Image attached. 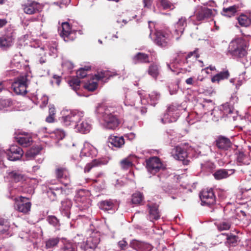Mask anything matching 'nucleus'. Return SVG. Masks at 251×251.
Listing matches in <instances>:
<instances>
[{
  "instance_id": "nucleus-19",
  "label": "nucleus",
  "mask_w": 251,
  "mask_h": 251,
  "mask_svg": "<svg viewBox=\"0 0 251 251\" xmlns=\"http://www.w3.org/2000/svg\"><path fill=\"white\" fill-rule=\"evenodd\" d=\"M130 247L137 251H151V245L137 240H133L130 243Z\"/></svg>"
},
{
  "instance_id": "nucleus-3",
  "label": "nucleus",
  "mask_w": 251,
  "mask_h": 251,
  "mask_svg": "<svg viewBox=\"0 0 251 251\" xmlns=\"http://www.w3.org/2000/svg\"><path fill=\"white\" fill-rule=\"evenodd\" d=\"M27 75H20L15 79L12 88L17 95H25L27 92Z\"/></svg>"
},
{
  "instance_id": "nucleus-50",
  "label": "nucleus",
  "mask_w": 251,
  "mask_h": 251,
  "mask_svg": "<svg viewBox=\"0 0 251 251\" xmlns=\"http://www.w3.org/2000/svg\"><path fill=\"white\" fill-rule=\"evenodd\" d=\"M108 75V72L106 71H100L98 72L97 74L94 75V78L96 80L99 81L103 78L107 77Z\"/></svg>"
},
{
  "instance_id": "nucleus-61",
  "label": "nucleus",
  "mask_w": 251,
  "mask_h": 251,
  "mask_svg": "<svg viewBox=\"0 0 251 251\" xmlns=\"http://www.w3.org/2000/svg\"><path fill=\"white\" fill-rule=\"evenodd\" d=\"M7 24V21L5 19H0V28L3 27Z\"/></svg>"
},
{
  "instance_id": "nucleus-57",
  "label": "nucleus",
  "mask_w": 251,
  "mask_h": 251,
  "mask_svg": "<svg viewBox=\"0 0 251 251\" xmlns=\"http://www.w3.org/2000/svg\"><path fill=\"white\" fill-rule=\"evenodd\" d=\"M185 82L188 85H193L194 84L193 77H189L186 79Z\"/></svg>"
},
{
  "instance_id": "nucleus-56",
  "label": "nucleus",
  "mask_w": 251,
  "mask_h": 251,
  "mask_svg": "<svg viewBox=\"0 0 251 251\" xmlns=\"http://www.w3.org/2000/svg\"><path fill=\"white\" fill-rule=\"evenodd\" d=\"M46 121L49 123H51L54 122V116L50 115L46 118Z\"/></svg>"
},
{
  "instance_id": "nucleus-6",
  "label": "nucleus",
  "mask_w": 251,
  "mask_h": 251,
  "mask_svg": "<svg viewBox=\"0 0 251 251\" xmlns=\"http://www.w3.org/2000/svg\"><path fill=\"white\" fill-rule=\"evenodd\" d=\"M57 179L65 186L69 185L71 183L70 174L68 169L64 167L59 166L55 170Z\"/></svg>"
},
{
  "instance_id": "nucleus-16",
  "label": "nucleus",
  "mask_w": 251,
  "mask_h": 251,
  "mask_svg": "<svg viewBox=\"0 0 251 251\" xmlns=\"http://www.w3.org/2000/svg\"><path fill=\"white\" fill-rule=\"evenodd\" d=\"M15 33L13 30L7 32L5 35L0 37V48L11 47L15 39Z\"/></svg>"
},
{
  "instance_id": "nucleus-39",
  "label": "nucleus",
  "mask_w": 251,
  "mask_h": 251,
  "mask_svg": "<svg viewBox=\"0 0 251 251\" xmlns=\"http://www.w3.org/2000/svg\"><path fill=\"white\" fill-rule=\"evenodd\" d=\"M68 83L70 86L75 91L79 89L80 81L77 77H71L68 80Z\"/></svg>"
},
{
  "instance_id": "nucleus-11",
  "label": "nucleus",
  "mask_w": 251,
  "mask_h": 251,
  "mask_svg": "<svg viewBox=\"0 0 251 251\" xmlns=\"http://www.w3.org/2000/svg\"><path fill=\"white\" fill-rule=\"evenodd\" d=\"M62 29L60 35L65 42L73 41L76 38V32L71 30L70 25L68 23H63Z\"/></svg>"
},
{
  "instance_id": "nucleus-9",
  "label": "nucleus",
  "mask_w": 251,
  "mask_h": 251,
  "mask_svg": "<svg viewBox=\"0 0 251 251\" xmlns=\"http://www.w3.org/2000/svg\"><path fill=\"white\" fill-rule=\"evenodd\" d=\"M229 49L233 55L239 57L244 56L247 53L244 42L239 40L232 42L229 45Z\"/></svg>"
},
{
  "instance_id": "nucleus-60",
  "label": "nucleus",
  "mask_w": 251,
  "mask_h": 251,
  "mask_svg": "<svg viewBox=\"0 0 251 251\" xmlns=\"http://www.w3.org/2000/svg\"><path fill=\"white\" fill-rule=\"evenodd\" d=\"M55 114V109L53 107H50L49 108V114L54 116Z\"/></svg>"
},
{
  "instance_id": "nucleus-44",
  "label": "nucleus",
  "mask_w": 251,
  "mask_h": 251,
  "mask_svg": "<svg viewBox=\"0 0 251 251\" xmlns=\"http://www.w3.org/2000/svg\"><path fill=\"white\" fill-rule=\"evenodd\" d=\"M91 67L85 66L84 68H80L77 72V77L83 78L87 75V72L90 71Z\"/></svg>"
},
{
  "instance_id": "nucleus-48",
  "label": "nucleus",
  "mask_w": 251,
  "mask_h": 251,
  "mask_svg": "<svg viewBox=\"0 0 251 251\" xmlns=\"http://www.w3.org/2000/svg\"><path fill=\"white\" fill-rule=\"evenodd\" d=\"M98 83L96 82H89L84 85V88L89 91L93 92L98 87Z\"/></svg>"
},
{
  "instance_id": "nucleus-62",
  "label": "nucleus",
  "mask_w": 251,
  "mask_h": 251,
  "mask_svg": "<svg viewBox=\"0 0 251 251\" xmlns=\"http://www.w3.org/2000/svg\"><path fill=\"white\" fill-rule=\"evenodd\" d=\"M150 96L151 99H153V97L154 96H155L156 100L157 99H158L159 97V95L155 92H152L151 94L150 95Z\"/></svg>"
},
{
  "instance_id": "nucleus-5",
  "label": "nucleus",
  "mask_w": 251,
  "mask_h": 251,
  "mask_svg": "<svg viewBox=\"0 0 251 251\" xmlns=\"http://www.w3.org/2000/svg\"><path fill=\"white\" fill-rule=\"evenodd\" d=\"M146 163L148 171L153 175L163 168V164L160 158L157 156L150 157L146 159Z\"/></svg>"
},
{
  "instance_id": "nucleus-35",
  "label": "nucleus",
  "mask_w": 251,
  "mask_h": 251,
  "mask_svg": "<svg viewBox=\"0 0 251 251\" xmlns=\"http://www.w3.org/2000/svg\"><path fill=\"white\" fill-rule=\"evenodd\" d=\"M133 156H128L120 161V166L122 169L127 170L133 166Z\"/></svg>"
},
{
  "instance_id": "nucleus-15",
  "label": "nucleus",
  "mask_w": 251,
  "mask_h": 251,
  "mask_svg": "<svg viewBox=\"0 0 251 251\" xmlns=\"http://www.w3.org/2000/svg\"><path fill=\"white\" fill-rule=\"evenodd\" d=\"M89 192L85 190H79L75 197V201L81 206L87 207L90 205V200L88 197Z\"/></svg>"
},
{
  "instance_id": "nucleus-2",
  "label": "nucleus",
  "mask_w": 251,
  "mask_h": 251,
  "mask_svg": "<svg viewBox=\"0 0 251 251\" xmlns=\"http://www.w3.org/2000/svg\"><path fill=\"white\" fill-rule=\"evenodd\" d=\"M14 208L19 212L24 215H28L30 213L32 203L29 199L20 196L14 199Z\"/></svg>"
},
{
  "instance_id": "nucleus-58",
  "label": "nucleus",
  "mask_w": 251,
  "mask_h": 251,
  "mask_svg": "<svg viewBox=\"0 0 251 251\" xmlns=\"http://www.w3.org/2000/svg\"><path fill=\"white\" fill-rule=\"evenodd\" d=\"M57 46L54 44V46L50 47V50L52 51L53 54H56L57 52Z\"/></svg>"
},
{
  "instance_id": "nucleus-27",
  "label": "nucleus",
  "mask_w": 251,
  "mask_h": 251,
  "mask_svg": "<svg viewBox=\"0 0 251 251\" xmlns=\"http://www.w3.org/2000/svg\"><path fill=\"white\" fill-rule=\"evenodd\" d=\"M200 55L198 53V49H196L193 51L189 52L187 56L185 57V61L184 63L188 65L190 68V66L195 61H196L198 58H199Z\"/></svg>"
},
{
  "instance_id": "nucleus-1",
  "label": "nucleus",
  "mask_w": 251,
  "mask_h": 251,
  "mask_svg": "<svg viewBox=\"0 0 251 251\" xmlns=\"http://www.w3.org/2000/svg\"><path fill=\"white\" fill-rule=\"evenodd\" d=\"M96 112L103 117L107 128L115 129L118 127L120 121L116 115L112 113L109 108L104 105L97 106Z\"/></svg>"
},
{
  "instance_id": "nucleus-46",
  "label": "nucleus",
  "mask_w": 251,
  "mask_h": 251,
  "mask_svg": "<svg viewBox=\"0 0 251 251\" xmlns=\"http://www.w3.org/2000/svg\"><path fill=\"white\" fill-rule=\"evenodd\" d=\"M224 114L227 116L229 114H232L234 109L233 107L230 105L228 103H225L222 105V109Z\"/></svg>"
},
{
  "instance_id": "nucleus-33",
  "label": "nucleus",
  "mask_w": 251,
  "mask_h": 251,
  "mask_svg": "<svg viewBox=\"0 0 251 251\" xmlns=\"http://www.w3.org/2000/svg\"><path fill=\"white\" fill-rule=\"evenodd\" d=\"M75 128L80 132L86 133L90 131L91 125L86 121H82L75 125Z\"/></svg>"
},
{
  "instance_id": "nucleus-38",
  "label": "nucleus",
  "mask_w": 251,
  "mask_h": 251,
  "mask_svg": "<svg viewBox=\"0 0 251 251\" xmlns=\"http://www.w3.org/2000/svg\"><path fill=\"white\" fill-rule=\"evenodd\" d=\"M238 6L234 5L227 8H224L222 11V15L228 17L233 16L236 12Z\"/></svg>"
},
{
  "instance_id": "nucleus-20",
  "label": "nucleus",
  "mask_w": 251,
  "mask_h": 251,
  "mask_svg": "<svg viewBox=\"0 0 251 251\" xmlns=\"http://www.w3.org/2000/svg\"><path fill=\"white\" fill-rule=\"evenodd\" d=\"M147 206L149 209V219L151 221L158 220L161 216L159 211V205L155 203L148 204Z\"/></svg>"
},
{
  "instance_id": "nucleus-17",
  "label": "nucleus",
  "mask_w": 251,
  "mask_h": 251,
  "mask_svg": "<svg viewBox=\"0 0 251 251\" xmlns=\"http://www.w3.org/2000/svg\"><path fill=\"white\" fill-rule=\"evenodd\" d=\"M213 16V10L205 7H201L196 12L195 16L198 21L206 20Z\"/></svg>"
},
{
  "instance_id": "nucleus-24",
  "label": "nucleus",
  "mask_w": 251,
  "mask_h": 251,
  "mask_svg": "<svg viewBox=\"0 0 251 251\" xmlns=\"http://www.w3.org/2000/svg\"><path fill=\"white\" fill-rule=\"evenodd\" d=\"M135 64L149 63L150 62L149 55L145 53L139 52L132 58Z\"/></svg>"
},
{
  "instance_id": "nucleus-32",
  "label": "nucleus",
  "mask_w": 251,
  "mask_h": 251,
  "mask_svg": "<svg viewBox=\"0 0 251 251\" xmlns=\"http://www.w3.org/2000/svg\"><path fill=\"white\" fill-rule=\"evenodd\" d=\"M10 226V222L8 219L0 218V234H8Z\"/></svg>"
},
{
  "instance_id": "nucleus-42",
  "label": "nucleus",
  "mask_w": 251,
  "mask_h": 251,
  "mask_svg": "<svg viewBox=\"0 0 251 251\" xmlns=\"http://www.w3.org/2000/svg\"><path fill=\"white\" fill-rule=\"evenodd\" d=\"M217 228L219 231L227 230L231 227V224L228 221H222L216 224Z\"/></svg>"
},
{
  "instance_id": "nucleus-64",
  "label": "nucleus",
  "mask_w": 251,
  "mask_h": 251,
  "mask_svg": "<svg viewBox=\"0 0 251 251\" xmlns=\"http://www.w3.org/2000/svg\"><path fill=\"white\" fill-rule=\"evenodd\" d=\"M218 196L223 200L226 198V196H225V194L223 192H220L218 194Z\"/></svg>"
},
{
  "instance_id": "nucleus-13",
  "label": "nucleus",
  "mask_w": 251,
  "mask_h": 251,
  "mask_svg": "<svg viewBox=\"0 0 251 251\" xmlns=\"http://www.w3.org/2000/svg\"><path fill=\"white\" fill-rule=\"evenodd\" d=\"M200 197L201 202L206 205H213L216 202V197L212 189L203 190Z\"/></svg>"
},
{
  "instance_id": "nucleus-25",
  "label": "nucleus",
  "mask_w": 251,
  "mask_h": 251,
  "mask_svg": "<svg viewBox=\"0 0 251 251\" xmlns=\"http://www.w3.org/2000/svg\"><path fill=\"white\" fill-rule=\"evenodd\" d=\"M235 170L233 169L226 170V169H219L217 170L213 176L217 180H220L229 176L234 173Z\"/></svg>"
},
{
  "instance_id": "nucleus-55",
  "label": "nucleus",
  "mask_w": 251,
  "mask_h": 251,
  "mask_svg": "<svg viewBox=\"0 0 251 251\" xmlns=\"http://www.w3.org/2000/svg\"><path fill=\"white\" fill-rule=\"evenodd\" d=\"M144 7H147L148 8H151L152 4V0H143Z\"/></svg>"
},
{
  "instance_id": "nucleus-22",
  "label": "nucleus",
  "mask_w": 251,
  "mask_h": 251,
  "mask_svg": "<svg viewBox=\"0 0 251 251\" xmlns=\"http://www.w3.org/2000/svg\"><path fill=\"white\" fill-rule=\"evenodd\" d=\"M216 145L220 149L227 150L230 147L231 143L228 138L221 136L216 140Z\"/></svg>"
},
{
  "instance_id": "nucleus-21",
  "label": "nucleus",
  "mask_w": 251,
  "mask_h": 251,
  "mask_svg": "<svg viewBox=\"0 0 251 251\" xmlns=\"http://www.w3.org/2000/svg\"><path fill=\"white\" fill-rule=\"evenodd\" d=\"M108 143L111 147L120 148L124 145L125 141L123 136L110 135L108 139Z\"/></svg>"
},
{
  "instance_id": "nucleus-10",
  "label": "nucleus",
  "mask_w": 251,
  "mask_h": 251,
  "mask_svg": "<svg viewBox=\"0 0 251 251\" xmlns=\"http://www.w3.org/2000/svg\"><path fill=\"white\" fill-rule=\"evenodd\" d=\"M83 117L82 113L76 111H71L67 115L62 117L63 124L68 126L72 124L75 126L80 122Z\"/></svg>"
},
{
  "instance_id": "nucleus-53",
  "label": "nucleus",
  "mask_w": 251,
  "mask_h": 251,
  "mask_svg": "<svg viewBox=\"0 0 251 251\" xmlns=\"http://www.w3.org/2000/svg\"><path fill=\"white\" fill-rule=\"evenodd\" d=\"M49 223L52 226H55L59 224V221L57 218L54 216H50L48 217Z\"/></svg>"
},
{
  "instance_id": "nucleus-37",
  "label": "nucleus",
  "mask_w": 251,
  "mask_h": 251,
  "mask_svg": "<svg viewBox=\"0 0 251 251\" xmlns=\"http://www.w3.org/2000/svg\"><path fill=\"white\" fill-rule=\"evenodd\" d=\"M239 25L242 26H248L251 25L250 20V12L248 15L245 14L240 15L237 18Z\"/></svg>"
},
{
  "instance_id": "nucleus-31",
  "label": "nucleus",
  "mask_w": 251,
  "mask_h": 251,
  "mask_svg": "<svg viewBox=\"0 0 251 251\" xmlns=\"http://www.w3.org/2000/svg\"><path fill=\"white\" fill-rule=\"evenodd\" d=\"M115 203V201L113 200H106L100 202L99 207L100 209L108 211L112 209Z\"/></svg>"
},
{
  "instance_id": "nucleus-51",
  "label": "nucleus",
  "mask_w": 251,
  "mask_h": 251,
  "mask_svg": "<svg viewBox=\"0 0 251 251\" xmlns=\"http://www.w3.org/2000/svg\"><path fill=\"white\" fill-rule=\"evenodd\" d=\"M158 1L164 9L170 8L172 6V3L168 0H158Z\"/></svg>"
},
{
  "instance_id": "nucleus-8",
  "label": "nucleus",
  "mask_w": 251,
  "mask_h": 251,
  "mask_svg": "<svg viewBox=\"0 0 251 251\" xmlns=\"http://www.w3.org/2000/svg\"><path fill=\"white\" fill-rule=\"evenodd\" d=\"M100 242V239L96 236H90L87 238L85 243L81 245L80 247L84 251H100L98 245Z\"/></svg>"
},
{
  "instance_id": "nucleus-59",
  "label": "nucleus",
  "mask_w": 251,
  "mask_h": 251,
  "mask_svg": "<svg viewBox=\"0 0 251 251\" xmlns=\"http://www.w3.org/2000/svg\"><path fill=\"white\" fill-rule=\"evenodd\" d=\"M53 79L55 80V83L59 85L60 84V83L61 82V78L59 76H57L56 75H53Z\"/></svg>"
},
{
  "instance_id": "nucleus-29",
  "label": "nucleus",
  "mask_w": 251,
  "mask_h": 251,
  "mask_svg": "<svg viewBox=\"0 0 251 251\" xmlns=\"http://www.w3.org/2000/svg\"><path fill=\"white\" fill-rule=\"evenodd\" d=\"M186 19L184 17H181L179 19L178 22L175 24V32L177 34H180L181 35L185 29V27L186 26Z\"/></svg>"
},
{
  "instance_id": "nucleus-26",
  "label": "nucleus",
  "mask_w": 251,
  "mask_h": 251,
  "mask_svg": "<svg viewBox=\"0 0 251 251\" xmlns=\"http://www.w3.org/2000/svg\"><path fill=\"white\" fill-rule=\"evenodd\" d=\"M8 176L10 180L15 183L25 180V176L18 171H12L8 173Z\"/></svg>"
},
{
  "instance_id": "nucleus-52",
  "label": "nucleus",
  "mask_w": 251,
  "mask_h": 251,
  "mask_svg": "<svg viewBox=\"0 0 251 251\" xmlns=\"http://www.w3.org/2000/svg\"><path fill=\"white\" fill-rule=\"evenodd\" d=\"M179 106L176 105L172 104L170 105L167 109L168 115H173L174 113L176 112L178 110ZM177 113H176V114Z\"/></svg>"
},
{
  "instance_id": "nucleus-54",
  "label": "nucleus",
  "mask_w": 251,
  "mask_h": 251,
  "mask_svg": "<svg viewBox=\"0 0 251 251\" xmlns=\"http://www.w3.org/2000/svg\"><path fill=\"white\" fill-rule=\"evenodd\" d=\"M127 245V242L125 240H122L118 242V246L122 250H125Z\"/></svg>"
},
{
  "instance_id": "nucleus-49",
  "label": "nucleus",
  "mask_w": 251,
  "mask_h": 251,
  "mask_svg": "<svg viewBox=\"0 0 251 251\" xmlns=\"http://www.w3.org/2000/svg\"><path fill=\"white\" fill-rule=\"evenodd\" d=\"M248 159V157L243 152H239L237 154V160L239 163L245 164L246 163Z\"/></svg>"
},
{
  "instance_id": "nucleus-47",
  "label": "nucleus",
  "mask_w": 251,
  "mask_h": 251,
  "mask_svg": "<svg viewBox=\"0 0 251 251\" xmlns=\"http://www.w3.org/2000/svg\"><path fill=\"white\" fill-rule=\"evenodd\" d=\"M12 105L10 99H1L0 100V109L2 110Z\"/></svg>"
},
{
  "instance_id": "nucleus-40",
  "label": "nucleus",
  "mask_w": 251,
  "mask_h": 251,
  "mask_svg": "<svg viewBox=\"0 0 251 251\" xmlns=\"http://www.w3.org/2000/svg\"><path fill=\"white\" fill-rule=\"evenodd\" d=\"M60 241L59 237H52L49 238L46 242V247L47 249H52L57 246Z\"/></svg>"
},
{
  "instance_id": "nucleus-63",
  "label": "nucleus",
  "mask_w": 251,
  "mask_h": 251,
  "mask_svg": "<svg viewBox=\"0 0 251 251\" xmlns=\"http://www.w3.org/2000/svg\"><path fill=\"white\" fill-rule=\"evenodd\" d=\"M131 19L130 18H129L128 20H125V19H123L122 20H118L117 21V22L118 23H121V22H123L125 24H126L128 22H129V21H130Z\"/></svg>"
},
{
  "instance_id": "nucleus-30",
  "label": "nucleus",
  "mask_w": 251,
  "mask_h": 251,
  "mask_svg": "<svg viewBox=\"0 0 251 251\" xmlns=\"http://www.w3.org/2000/svg\"><path fill=\"white\" fill-rule=\"evenodd\" d=\"M42 149L43 148L40 145H34L27 150L26 152L25 155L29 159L33 158L40 153Z\"/></svg>"
},
{
  "instance_id": "nucleus-43",
  "label": "nucleus",
  "mask_w": 251,
  "mask_h": 251,
  "mask_svg": "<svg viewBox=\"0 0 251 251\" xmlns=\"http://www.w3.org/2000/svg\"><path fill=\"white\" fill-rule=\"evenodd\" d=\"M226 235V243L230 246H235L237 244L238 237L231 233Z\"/></svg>"
},
{
  "instance_id": "nucleus-7",
  "label": "nucleus",
  "mask_w": 251,
  "mask_h": 251,
  "mask_svg": "<svg viewBox=\"0 0 251 251\" xmlns=\"http://www.w3.org/2000/svg\"><path fill=\"white\" fill-rule=\"evenodd\" d=\"M154 42L161 48L168 47L170 45V34L163 30H157L155 33Z\"/></svg>"
},
{
  "instance_id": "nucleus-28",
  "label": "nucleus",
  "mask_w": 251,
  "mask_h": 251,
  "mask_svg": "<svg viewBox=\"0 0 251 251\" xmlns=\"http://www.w3.org/2000/svg\"><path fill=\"white\" fill-rule=\"evenodd\" d=\"M104 164V162L100 159H93L91 162L87 163L84 168L85 173L90 172L92 169L100 166Z\"/></svg>"
},
{
  "instance_id": "nucleus-4",
  "label": "nucleus",
  "mask_w": 251,
  "mask_h": 251,
  "mask_svg": "<svg viewBox=\"0 0 251 251\" xmlns=\"http://www.w3.org/2000/svg\"><path fill=\"white\" fill-rule=\"evenodd\" d=\"M171 153L174 158L182 161L184 165L189 164L190 161L187 159L188 152L184 145L175 147L172 149Z\"/></svg>"
},
{
  "instance_id": "nucleus-41",
  "label": "nucleus",
  "mask_w": 251,
  "mask_h": 251,
  "mask_svg": "<svg viewBox=\"0 0 251 251\" xmlns=\"http://www.w3.org/2000/svg\"><path fill=\"white\" fill-rule=\"evenodd\" d=\"M51 190L50 192V197H51L52 195L53 198H52V200H56L58 198L61 197V196L63 194V190L62 188H50Z\"/></svg>"
},
{
  "instance_id": "nucleus-45",
  "label": "nucleus",
  "mask_w": 251,
  "mask_h": 251,
  "mask_svg": "<svg viewBox=\"0 0 251 251\" xmlns=\"http://www.w3.org/2000/svg\"><path fill=\"white\" fill-rule=\"evenodd\" d=\"M59 251H77V249L75 244L71 242H67L63 245L60 249Z\"/></svg>"
},
{
  "instance_id": "nucleus-12",
  "label": "nucleus",
  "mask_w": 251,
  "mask_h": 251,
  "mask_svg": "<svg viewBox=\"0 0 251 251\" xmlns=\"http://www.w3.org/2000/svg\"><path fill=\"white\" fill-rule=\"evenodd\" d=\"M40 6L38 2L32 0H27L22 4L21 8L25 13L32 15L40 11Z\"/></svg>"
},
{
  "instance_id": "nucleus-14",
  "label": "nucleus",
  "mask_w": 251,
  "mask_h": 251,
  "mask_svg": "<svg viewBox=\"0 0 251 251\" xmlns=\"http://www.w3.org/2000/svg\"><path fill=\"white\" fill-rule=\"evenodd\" d=\"M8 160L15 161L21 159L24 154L21 148L17 145H11L6 152Z\"/></svg>"
},
{
  "instance_id": "nucleus-23",
  "label": "nucleus",
  "mask_w": 251,
  "mask_h": 251,
  "mask_svg": "<svg viewBox=\"0 0 251 251\" xmlns=\"http://www.w3.org/2000/svg\"><path fill=\"white\" fill-rule=\"evenodd\" d=\"M230 76V73L227 69L220 72L212 77L211 81L212 83L219 82L222 80L227 79Z\"/></svg>"
},
{
  "instance_id": "nucleus-18",
  "label": "nucleus",
  "mask_w": 251,
  "mask_h": 251,
  "mask_svg": "<svg viewBox=\"0 0 251 251\" xmlns=\"http://www.w3.org/2000/svg\"><path fill=\"white\" fill-rule=\"evenodd\" d=\"M16 141L23 147H27L32 143V138L28 133H21L15 137Z\"/></svg>"
},
{
  "instance_id": "nucleus-36",
  "label": "nucleus",
  "mask_w": 251,
  "mask_h": 251,
  "mask_svg": "<svg viewBox=\"0 0 251 251\" xmlns=\"http://www.w3.org/2000/svg\"><path fill=\"white\" fill-rule=\"evenodd\" d=\"M131 202L135 205L141 204L142 202L144 200L143 194L139 191L133 193L131 196Z\"/></svg>"
},
{
  "instance_id": "nucleus-34",
  "label": "nucleus",
  "mask_w": 251,
  "mask_h": 251,
  "mask_svg": "<svg viewBox=\"0 0 251 251\" xmlns=\"http://www.w3.org/2000/svg\"><path fill=\"white\" fill-rule=\"evenodd\" d=\"M148 73L149 75L156 79L160 74L159 66L155 63H152L149 67Z\"/></svg>"
}]
</instances>
